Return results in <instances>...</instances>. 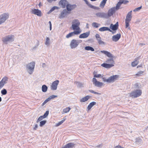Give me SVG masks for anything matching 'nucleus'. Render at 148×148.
<instances>
[{"instance_id":"f257e3e1","label":"nucleus","mask_w":148,"mask_h":148,"mask_svg":"<svg viewBox=\"0 0 148 148\" xmlns=\"http://www.w3.org/2000/svg\"><path fill=\"white\" fill-rule=\"evenodd\" d=\"M35 63L33 61L29 63L26 65V70L27 72L30 75H32L34 71Z\"/></svg>"},{"instance_id":"f03ea898","label":"nucleus","mask_w":148,"mask_h":148,"mask_svg":"<svg viewBox=\"0 0 148 148\" xmlns=\"http://www.w3.org/2000/svg\"><path fill=\"white\" fill-rule=\"evenodd\" d=\"M132 11H130L127 14L125 19V28H127L128 29H130V27H129V23L131 20L132 18Z\"/></svg>"},{"instance_id":"7ed1b4c3","label":"nucleus","mask_w":148,"mask_h":148,"mask_svg":"<svg viewBox=\"0 0 148 148\" xmlns=\"http://www.w3.org/2000/svg\"><path fill=\"white\" fill-rule=\"evenodd\" d=\"M82 42V40H77L74 39H73L71 41L70 44V47L72 49L75 48Z\"/></svg>"},{"instance_id":"20e7f679","label":"nucleus","mask_w":148,"mask_h":148,"mask_svg":"<svg viewBox=\"0 0 148 148\" xmlns=\"http://www.w3.org/2000/svg\"><path fill=\"white\" fill-rule=\"evenodd\" d=\"M14 36L13 35H9L2 38L3 42L5 44H7L8 42H12L14 41Z\"/></svg>"},{"instance_id":"39448f33","label":"nucleus","mask_w":148,"mask_h":148,"mask_svg":"<svg viewBox=\"0 0 148 148\" xmlns=\"http://www.w3.org/2000/svg\"><path fill=\"white\" fill-rule=\"evenodd\" d=\"M142 94V91L140 89H137L134 90L130 93V97L136 98L140 96Z\"/></svg>"},{"instance_id":"423d86ee","label":"nucleus","mask_w":148,"mask_h":148,"mask_svg":"<svg viewBox=\"0 0 148 148\" xmlns=\"http://www.w3.org/2000/svg\"><path fill=\"white\" fill-rule=\"evenodd\" d=\"M8 14L7 13L1 15L0 16V25L4 23L8 18Z\"/></svg>"},{"instance_id":"0eeeda50","label":"nucleus","mask_w":148,"mask_h":148,"mask_svg":"<svg viewBox=\"0 0 148 148\" xmlns=\"http://www.w3.org/2000/svg\"><path fill=\"white\" fill-rule=\"evenodd\" d=\"M119 77V75H113L109 77L108 80L109 83H113L115 81L118 80Z\"/></svg>"},{"instance_id":"6e6552de","label":"nucleus","mask_w":148,"mask_h":148,"mask_svg":"<svg viewBox=\"0 0 148 148\" xmlns=\"http://www.w3.org/2000/svg\"><path fill=\"white\" fill-rule=\"evenodd\" d=\"M80 23L78 19L74 20L72 23V27L73 29H75L77 27L79 26Z\"/></svg>"},{"instance_id":"1a4fd4ad","label":"nucleus","mask_w":148,"mask_h":148,"mask_svg":"<svg viewBox=\"0 0 148 148\" xmlns=\"http://www.w3.org/2000/svg\"><path fill=\"white\" fill-rule=\"evenodd\" d=\"M59 81L58 80H56L53 82L51 87V90H56L57 89V86L58 84Z\"/></svg>"},{"instance_id":"9d476101","label":"nucleus","mask_w":148,"mask_h":148,"mask_svg":"<svg viewBox=\"0 0 148 148\" xmlns=\"http://www.w3.org/2000/svg\"><path fill=\"white\" fill-rule=\"evenodd\" d=\"M31 13L39 16H41V11L38 9H32Z\"/></svg>"},{"instance_id":"9b49d317","label":"nucleus","mask_w":148,"mask_h":148,"mask_svg":"<svg viewBox=\"0 0 148 148\" xmlns=\"http://www.w3.org/2000/svg\"><path fill=\"white\" fill-rule=\"evenodd\" d=\"M116 10L115 7L110 9L108 10L107 14V18L112 16L113 14L115 12Z\"/></svg>"},{"instance_id":"f8f14e48","label":"nucleus","mask_w":148,"mask_h":148,"mask_svg":"<svg viewBox=\"0 0 148 148\" xmlns=\"http://www.w3.org/2000/svg\"><path fill=\"white\" fill-rule=\"evenodd\" d=\"M80 33V32L79 31H74L73 32L69 33L67 34L66 37V38H68L73 36L74 35H78Z\"/></svg>"},{"instance_id":"ddd939ff","label":"nucleus","mask_w":148,"mask_h":148,"mask_svg":"<svg viewBox=\"0 0 148 148\" xmlns=\"http://www.w3.org/2000/svg\"><path fill=\"white\" fill-rule=\"evenodd\" d=\"M76 6V5L75 4L71 5L68 3L66 5V10L68 12L71 11L75 8Z\"/></svg>"},{"instance_id":"4468645a","label":"nucleus","mask_w":148,"mask_h":148,"mask_svg":"<svg viewBox=\"0 0 148 148\" xmlns=\"http://www.w3.org/2000/svg\"><path fill=\"white\" fill-rule=\"evenodd\" d=\"M96 16L100 18H108L107 14L104 12H98L96 14Z\"/></svg>"},{"instance_id":"2eb2a0df","label":"nucleus","mask_w":148,"mask_h":148,"mask_svg":"<svg viewBox=\"0 0 148 148\" xmlns=\"http://www.w3.org/2000/svg\"><path fill=\"white\" fill-rule=\"evenodd\" d=\"M118 27L119 23L118 22L114 25H113V24H111L110 27V28L114 31L117 30L118 28Z\"/></svg>"},{"instance_id":"dca6fc26","label":"nucleus","mask_w":148,"mask_h":148,"mask_svg":"<svg viewBox=\"0 0 148 148\" xmlns=\"http://www.w3.org/2000/svg\"><path fill=\"white\" fill-rule=\"evenodd\" d=\"M69 12L67 11L66 9H65L62 11L60 15L59 16V18H62L66 16Z\"/></svg>"},{"instance_id":"f3484780","label":"nucleus","mask_w":148,"mask_h":148,"mask_svg":"<svg viewBox=\"0 0 148 148\" xmlns=\"http://www.w3.org/2000/svg\"><path fill=\"white\" fill-rule=\"evenodd\" d=\"M121 37V34L120 33L118 34L115 35H114L112 37V39L113 41L116 42Z\"/></svg>"},{"instance_id":"a211bd4d","label":"nucleus","mask_w":148,"mask_h":148,"mask_svg":"<svg viewBox=\"0 0 148 148\" xmlns=\"http://www.w3.org/2000/svg\"><path fill=\"white\" fill-rule=\"evenodd\" d=\"M90 32H88L85 33H83L80 34L79 38H84L88 37L89 35Z\"/></svg>"},{"instance_id":"6ab92c4d","label":"nucleus","mask_w":148,"mask_h":148,"mask_svg":"<svg viewBox=\"0 0 148 148\" xmlns=\"http://www.w3.org/2000/svg\"><path fill=\"white\" fill-rule=\"evenodd\" d=\"M68 1L65 0H61L59 3V5H61L63 8H64L66 5L68 4Z\"/></svg>"},{"instance_id":"aec40b11","label":"nucleus","mask_w":148,"mask_h":148,"mask_svg":"<svg viewBox=\"0 0 148 148\" xmlns=\"http://www.w3.org/2000/svg\"><path fill=\"white\" fill-rule=\"evenodd\" d=\"M101 66L106 68H110L112 66L114 65L112 64H108L107 63H103L101 64Z\"/></svg>"},{"instance_id":"412c9836","label":"nucleus","mask_w":148,"mask_h":148,"mask_svg":"<svg viewBox=\"0 0 148 148\" xmlns=\"http://www.w3.org/2000/svg\"><path fill=\"white\" fill-rule=\"evenodd\" d=\"M90 96L89 95H87L80 99V101L81 102H84L88 101L89 99H90Z\"/></svg>"},{"instance_id":"4be33fe9","label":"nucleus","mask_w":148,"mask_h":148,"mask_svg":"<svg viewBox=\"0 0 148 148\" xmlns=\"http://www.w3.org/2000/svg\"><path fill=\"white\" fill-rule=\"evenodd\" d=\"M100 31L103 32L106 31H109L110 32H112V31L109 29L108 27H103L100 28L99 30Z\"/></svg>"},{"instance_id":"5701e85b","label":"nucleus","mask_w":148,"mask_h":148,"mask_svg":"<svg viewBox=\"0 0 148 148\" xmlns=\"http://www.w3.org/2000/svg\"><path fill=\"white\" fill-rule=\"evenodd\" d=\"M96 104V103L95 101H93L90 103L87 107V109L88 110V111L90 110Z\"/></svg>"},{"instance_id":"b1692460","label":"nucleus","mask_w":148,"mask_h":148,"mask_svg":"<svg viewBox=\"0 0 148 148\" xmlns=\"http://www.w3.org/2000/svg\"><path fill=\"white\" fill-rule=\"evenodd\" d=\"M109 57V58L107 59V62L111 63V64H114V61L113 60L114 57L113 56H108Z\"/></svg>"},{"instance_id":"393cba45","label":"nucleus","mask_w":148,"mask_h":148,"mask_svg":"<svg viewBox=\"0 0 148 148\" xmlns=\"http://www.w3.org/2000/svg\"><path fill=\"white\" fill-rule=\"evenodd\" d=\"M75 144L72 143H69L66 145L67 147V148H73L75 146Z\"/></svg>"},{"instance_id":"a878e982","label":"nucleus","mask_w":148,"mask_h":148,"mask_svg":"<svg viewBox=\"0 0 148 148\" xmlns=\"http://www.w3.org/2000/svg\"><path fill=\"white\" fill-rule=\"evenodd\" d=\"M107 0H103L100 4V7L101 8H103L106 3Z\"/></svg>"},{"instance_id":"bb28decb","label":"nucleus","mask_w":148,"mask_h":148,"mask_svg":"<svg viewBox=\"0 0 148 148\" xmlns=\"http://www.w3.org/2000/svg\"><path fill=\"white\" fill-rule=\"evenodd\" d=\"M138 58L136 59L133 62L131 63V65L132 66L134 67L138 64Z\"/></svg>"},{"instance_id":"cd10ccee","label":"nucleus","mask_w":148,"mask_h":148,"mask_svg":"<svg viewBox=\"0 0 148 148\" xmlns=\"http://www.w3.org/2000/svg\"><path fill=\"white\" fill-rule=\"evenodd\" d=\"M48 87L45 85H43L42 87V90L43 92H45L47 90Z\"/></svg>"},{"instance_id":"c85d7f7f","label":"nucleus","mask_w":148,"mask_h":148,"mask_svg":"<svg viewBox=\"0 0 148 148\" xmlns=\"http://www.w3.org/2000/svg\"><path fill=\"white\" fill-rule=\"evenodd\" d=\"M100 52L104 54L106 56H112L111 54L109 52L106 51H101Z\"/></svg>"},{"instance_id":"c756f323","label":"nucleus","mask_w":148,"mask_h":148,"mask_svg":"<svg viewBox=\"0 0 148 148\" xmlns=\"http://www.w3.org/2000/svg\"><path fill=\"white\" fill-rule=\"evenodd\" d=\"M91 8H93L94 9H96V7L95 6H94L92 5H91L90 4L88 1L87 0H86L84 1Z\"/></svg>"},{"instance_id":"7c9ffc66","label":"nucleus","mask_w":148,"mask_h":148,"mask_svg":"<svg viewBox=\"0 0 148 148\" xmlns=\"http://www.w3.org/2000/svg\"><path fill=\"white\" fill-rule=\"evenodd\" d=\"M136 144L139 145L142 143V139L139 138H136Z\"/></svg>"},{"instance_id":"2f4dec72","label":"nucleus","mask_w":148,"mask_h":148,"mask_svg":"<svg viewBox=\"0 0 148 148\" xmlns=\"http://www.w3.org/2000/svg\"><path fill=\"white\" fill-rule=\"evenodd\" d=\"M103 83L101 82L98 81L97 82H96L94 84V85L95 86L98 87H100L103 85Z\"/></svg>"},{"instance_id":"473e14b6","label":"nucleus","mask_w":148,"mask_h":148,"mask_svg":"<svg viewBox=\"0 0 148 148\" xmlns=\"http://www.w3.org/2000/svg\"><path fill=\"white\" fill-rule=\"evenodd\" d=\"M85 49L86 50H90L91 51H94V49L93 47L89 46L86 47Z\"/></svg>"},{"instance_id":"72a5a7b5","label":"nucleus","mask_w":148,"mask_h":148,"mask_svg":"<svg viewBox=\"0 0 148 148\" xmlns=\"http://www.w3.org/2000/svg\"><path fill=\"white\" fill-rule=\"evenodd\" d=\"M100 24L96 22H93L92 23V26L93 27L97 28H98L100 26Z\"/></svg>"},{"instance_id":"f704fd0d","label":"nucleus","mask_w":148,"mask_h":148,"mask_svg":"<svg viewBox=\"0 0 148 148\" xmlns=\"http://www.w3.org/2000/svg\"><path fill=\"white\" fill-rule=\"evenodd\" d=\"M122 4L121 1H119L117 4L116 7H115V9L116 10H119L120 6Z\"/></svg>"},{"instance_id":"c9c22d12","label":"nucleus","mask_w":148,"mask_h":148,"mask_svg":"<svg viewBox=\"0 0 148 148\" xmlns=\"http://www.w3.org/2000/svg\"><path fill=\"white\" fill-rule=\"evenodd\" d=\"M58 7L57 6H54L52 7L49 10L47 14H50L54 10L56 9H58Z\"/></svg>"},{"instance_id":"e433bc0d","label":"nucleus","mask_w":148,"mask_h":148,"mask_svg":"<svg viewBox=\"0 0 148 148\" xmlns=\"http://www.w3.org/2000/svg\"><path fill=\"white\" fill-rule=\"evenodd\" d=\"M8 78L6 76L4 77L1 80L5 84L7 83V82L8 81Z\"/></svg>"},{"instance_id":"4c0bfd02","label":"nucleus","mask_w":148,"mask_h":148,"mask_svg":"<svg viewBox=\"0 0 148 148\" xmlns=\"http://www.w3.org/2000/svg\"><path fill=\"white\" fill-rule=\"evenodd\" d=\"M75 84H76L77 86L78 87H83V84L80 82H75Z\"/></svg>"},{"instance_id":"58836bf2","label":"nucleus","mask_w":148,"mask_h":148,"mask_svg":"<svg viewBox=\"0 0 148 148\" xmlns=\"http://www.w3.org/2000/svg\"><path fill=\"white\" fill-rule=\"evenodd\" d=\"M66 118L65 117H64L63 118V120L59 121L58 123H57L56 124V126H58L60 125H61L62 123L66 120Z\"/></svg>"},{"instance_id":"ea45409f","label":"nucleus","mask_w":148,"mask_h":148,"mask_svg":"<svg viewBox=\"0 0 148 148\" xmlns=\"http://www.w3.org/2000/svg\"><path fill=\"white\" fill-rule=\"evenodd\" d=\"M144 73V71H138L137 73L136 74V75L138 77L141 76L143 75Z\"/></svg>"},{"instance_id":"a19ab883","label":"nucleus","mask_w":148,"mask_h":148,"mask_svg":"<svg viewBox=\"0 0 148 148\" xmlns=\"http://www.w3.org/2000/svg\"><path fill=\"white\" fill-rule=\"evenodd\" d=\"M47 123L46 120H43L40 121V126L41 127L43 126Z\"/></svg>"},{"instance_id":"79ce46f5","label":"nucleus","mask_w":148,"mask_h":148,"mask_svg":"<svg viewBox=\"0 0 148 148\" xmlns=\"http://www.w3.org/2000/svg\"><path fill=\"white\" fill-rule=\"evenodd\" d=\"M7 92L5 88L3 89L1 91V93L2 95H5Z\"/></svg>"},{"instance_id":"37998d69","label":"nucleus","mask_w":148,"mask_h":148,"mask_svg":"<svg viewBox=\"0 0 148 148\" xmlns=\"http://www.w3.org/2000/svg\"><path fill=\"white\" fill-rule=\"evenodd\" d=\"M70 109L71 108L70 107L66 108L63 110V111L64 113H66L69 112Z\"/></svg>"},{"instance_id":"c03bdc74","label":"nucleus","mask_w":148,"mask_h":148,"mask_svg":"<svg viewBox=\"0 0 148 148\" xmlns=\"http://www.w3.org/2000/svg\"><path fill=\"white\" fill-rule=\"evenodd\" d=\"M39 41H38L37 42L36 44L35 45V46L33 47L32 50L35 49L39 45Z\"/></svg>"},{"instance_id":"a18cd8bd","label":"nucleus","mask_w":148,"mask_h":148,"mask_svg":"<svg viewBox=\"0 0 148 148\" xmlns=\"http://www.w3.org/2000/svg\"><path fill=\"white\" fill-rule=\"evenodd\" d=\"M49 114V111H46L45 112V113L44 114L42 115V116L43 117V118H46L48 115Z\"/></svg>"},{"instance_id":"49530a36","label":"nucleus","mask_w":148,"mask_h":148,"mask_svg":"<svg viewBox=\"0 0 148 148\" xmlns=\"http://www.w3.org/2000/svg\"><path fill=\"white\" fill-rule=\"evenodd\" d=\"M44 118H43V117L42 116H41L36 121V122L38 123V122L42 120Z\"/></svg>"},{"instance_id":"de8ad7c7","label":"nucleus","mask_w":148,"mask_h":148,"mask_svg":"<svg viewBox=\"0 0 148 148\" xmlns=\"http://www.w3.org/2000/svg\"><path fill=\"white\" fill-rule=\"evenodd\" d=\"M142 8V6H141L140 7L137 8H135V9H134V10L133 11L134 12L138 11L139 10H140Z\"/></svg>"},{"instance_id":"09e8293b","label":"nucleus","mask_w":148,"mask_h":148,"mask_svg":"<svg viewBox=\"0 0 148 148\" xmlns=\"http://www.w3.org/2000/svg\"><path fill=\"white\" fill-rule=\"evenodd\" d=\"M49 38L48 37H47L46 38V40L45 42V44L46 45H48L49 44Z\"/></svg>"},{"instance_id":"8fccbe9b","label":"nucleus","mask_w":148,"mask_h":148,"mask_svg":"<svg viewBox=\"0 0 148 148\" xmlns=\"http://www.w3.org/2000/svg\"><path fill=\"white\" fill-rule=\"evenodd\" d=\"M75 29H73V30H74V31H80V33L81 32V31L80 30V29L79 27V26H78L77 27H76Z\"/></svg>"},{"instance_id":"3c124183","label":"nucleus","mask_w":148,"mask_h":148,"mask_svg":"<svg viewBox=\"0 0 148 148\" xmlns=\"http://www.w3.org/2000/svg\"><path fill=\"white\" fill-rule=\"evenodd\" d=\"M5 84L2 82L1 81L0 82V90L3 87Z\"/></svg>"},{"instance_id":"603ef678","label":"nucleus","mask_w":148,"mask_h":148,"mask_svg":"<svg viewBox=\"0 0 148 148\" xmlns=\"http://www.w3.org/2000/svg\"><path fill=\"white\" fill-rule=\"evenodd\" d=\"M94 77L98 78L101 76V75L100 74H95V73H94Z\"/></svg>"},{"instance_id":"864d4df0","label":"nucleus","mask_w":148,"mask_h":148,"mask_svg":"<svg viewBox=\"0 0 148 148\" xmlns=\"http://www.w3.org/2000/svg\"><path fill=\"white\" fill-rule=\"evenodd\" d=\"M98 42L99 45L105 44V42L101 40H99V41Z\"/></svg>"},{"instance_id":"5fc2aeb1","label":"nucleus","mask_w":148,"mask_h":148,"mask_svg":"<svg viewBox=\"0 0 148 148\" xmlns=\"http://www.w3.org/2000/svg\"><path fill=\"white\" fill-rule=\"evenodd\" d=\"M122 3L126 4L128 2V1L127 0H123L121 1Z\"/></svg>"},{"instance_id":"6e6d98bb","label":"nucleus","mask_w":148,"mask_h":148,"mask_svg":"<svg viewBox=\"0 0 148 148\" xmlns=\"http://www.w3.org/2000/svg\"><path fill=\"white\" fill-rule=\"evenodd\" d=\"M134 86L135 88H139V85L138 83H136L134 84Z\"/></svg>"},{"instance_id":"4d7b16f0","label":"nucleus","mask_w":148,"mask_h":148,"mask_svg":"<svg viewBox=\"0 0 148 148\" xmlns=\"http://www.w3.org/2000/svg\"><path fill=\"white\" fill-rule=\"evenodd\" d=\"M92 79H93L92 81L93 82V84H94L96 82H97L98 81H97V79L95 78H93Z\"/></svg>"},{"instance_id":"13d9d810","label":"nucleus","mask_w":148,"mask_h":148,"mask_svg":"<svg viewBox=\"0 0 148 148\" xmlns=\"http://www.w3.org/2000/svg\"><path fill=\"white\" fill-rule=\"evenodd\" d=\"M49 26H50V27H49L50 30H51V29H52V24H51V22L50 21H49Z\"/></svg>"},{"instance_id":"bf43d9fd","label":"nucleus","mask_w":148,"mask_h":148,"mask_svg":"<svg viewBox=\"0 0 148 148\" xmlns=\"http://www.w3.org/2000/svg\"><path fill=\"white\" fill-rule=\"evenodd\" d=\"M57 97V95H52L51 96H50V98H51V99H53L55 97Z\"/></svg>"},{"instance_id":"052dcab7","label":"nucleus","mask_w":148,"mask_h":148,"mask_svg":"<svg viewBox=\"0 0 148 148\" xmlns=\"http://www.w3.org/2000/svg\"><path fill=\"white\" fill-rule=\"evenodd\" d=\"M95 37L97 39H98V38H100V36L99 34H97L95 35Z\"/></svg>"},{"instance_id":"680f3d73","label":"nucleus","mask_w":148,"mask_h":148,"mask_svg":"<svg viewBox=\"0 0 148 148\" xmlns=\"http://www.w3.org/2000/svg\"><path fill=\"white\" fill-rule=\"evenodd\" d=\"M48 101L46 99L42 104V106H44Z\"/></svg>"},{"instance_id":"e2e57ef3","label":"nucleus","mask_w":148,"mask_h":148,"mask_svg":"<svg viewBox=\"0 0 148 148\" xmlns=\"http://www.w3.org/2000/svg\"><path fill=\"white\" fill-rule=\"evenodd\" d=\"M102 79H103V81L104 82H107L109 83V82H108V79H106L104 77H102Z\"/></svg>"},{"instance_id":"0e129e2a","label":"nucleus","mask_w":148,"mask_h":148,"mask_svg":"<svg viewBox=\"0 0 148 148\" xmlns=\"http://www.w3.org/2000/svg\"><path fill=\"white\" fill-rule=\"evenodd\" d=\"M115 148H124V147L120 145H118L115 146Z\"/></svg>"},{"instance_id":"69168bd1","label":"nucleus","mask_w":148,"mask_h":148,"mask_svg":"<svg viewBox=\"0 0 148 148\" xmlns=\"http://www.w3.org/2000/svg\"><path fill=\"white\" fill-rule=\"evenodd\" d=\"M38 126L37 124L35 125V127L34 128V130H36L37 128H38Z\"/></svg>"},{"instance_id":"338daca9","label":"nucleus","mask_w":148,"mask_h":148,"mask_svg":"<svg viewBox=\"0 0 148 148\" xmlns=\"http://www.w3.org/2000/svg\"><path fill=\"white\" fill-rule=\"evenodd\" d=\"M51 99V98H50V96L47 99H46V100L48 102L49 101H50Z\"/></svg>"},{"instance_id":"774afa93","label":"nucleus","mask_w":148,"mask_h":148,"mask_svg":"<svg viewBox=\"0 0 148 148\" xmlns=\"http://www.w3.org/2000/svg\"><path fill=\"white\" fill-rule=\"evenodd\" d=\"M93 93H94L95 94L98 95H99L100 94V93H99L98 92H96L94 91V92Z\"/></svg>"}]
</instances>
